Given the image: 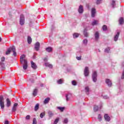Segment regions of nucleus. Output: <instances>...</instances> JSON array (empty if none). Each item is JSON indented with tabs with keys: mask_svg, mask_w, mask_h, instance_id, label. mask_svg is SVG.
Listing matches in <instances>:
<instances>
[{
	"mask_svg": "<svg viewBox=\"0 0 124 124\" xmlns=\"http://www.w3.org/2000/svg\"><path fill=\"white\" fill-rule=\"evenodd\" d=\"M71 96L72 95H71V93H68V94H66V101H68L69 99L71 98Z\"/></svg>",
	"mask_w": 124,
	"mask_h": 124,
	"instance_id": "obj_12",
	"label": "nucleus"
},
{
	"mask_svg": "<svg viewBox=\"0 0 124 124\" xmlns=\"http://www.w3.org/2000/svg\"><path fill=\"white\" fill-rule=\"evenodd\" d=\"M93 110L94 112H96L98 111V106H94L93 107Z\"/></svg>",
	"mask_w": 124,
	"mask_h": 124,
	"instance_id": "obj_34",
	"label": "nucleus"
},
{
	"mask_svg": "<svg viewBox=\"0 0 124 124\" xmlns=\"http://www.w3.org/2000/svg\"><path fill=\"white\" fill-rule=\"evenodd\" d=\"M98 120L99 122H101L102 121V116H101V115L99 114L98 116Z\"/></svg>",
	"mask_w": 124,
	"mask_h": 124,
	"instance_id": "obj_35",
	"label": "nucleus"
},
{
	"mask_svg": "<svg viewBox=\"0 0 124 124\" xmlns=\"http://www.w3.org/2000/svg\"><path fill=\"white\" fill-rule=\"evenodd\" d=\"M45 116V112H42L40 114V118H41V119H42L43 118V117H44Z\"/></svg>",
	"mask_w": 124,
	"mask_h": 124,
	"instance_id": "obj_38",
	"label": "nucleus"
},
{
	"mask_svg": "<svg viewBox=\"0 0 124 124\" xmlns=\"http://www.w3.org/2000/svg\"><path fill=\"white\" fill-rule=\"evenodd\" d=\"M119 23L120 25H123L124 23V17H120L119 20Z\"/></svg>",
	"mask_w": 124,
	"mask_h": 124,
	"instance_id": "obj_19",
	"label": "nucleus"
},
{
	"mask_svg": "<svg viewBox=\"0 0 124 124\" xmlns=\"http://www.w3.org/2000/svg\"><path fill=\"white\" fill-rule=\"evenodd\" d=\"M44 62H47V58H45V59H44Z\"/></svg>",
	"mask_w": 124,
	"mask_h": 124,
	"instance_id": "obj_50",
	"label": "nucleus"
},
{
	"mask_svg": "<svg viewBox=\"0 0 124 124\" xmlns=\"http://www.w3.org/2000/svg\"><path fill=\"white\" fill-rule=\"evenodd\" d=\"M4 124H9V122H8V121H5Z\"/></svg>",
	"mask_w": 124,
	"mask_h": 124,
	"instance_id": "obj_49",
	"label": "nucleus"
},
{
	"mask_svg": "<svg viewBox=\"0 0 124 124\" xmlns=\"http://www.w3.org/2000/svg\"><path fill=\"white\" fill-rule=\"evenodd\" d=\"M97 24H98V20H94L92 23V26H94L95 25H97Z\"/></svg>",
	"mask_w": 124,
	"mask_h": 124,
	"instance_id": "obj_28",
	"label": "nucleus"
},
{
	"mask_svg": "<svg viewBox=\"0 0 124 124\" xmlns=\"http://www.w3.org/2000/svg\"><path fill=\"white\" fill-rule=\"evenodd\" d=\"M109 51H110V47H107L105 49V53H109Z\"/></svg>",
	"mask_w": 124,
	"mask_h": 124,
	"instance_id": "obj_39",
	"label": "nucleus"
},
{
	"mask_svg": "<svg viewBox=\"0 0 124 124\" xmlns=\"http://www.w3.org/2000/svg\"><path fill=\"white\" fill-rule=\"evenodd\" d=\"M6 101H7V107H10V106L11 105V101H10V100H9V98H7Z\"/></svg>",
	"mask_w": 124,
	"mask_h": 124,
	"instance_id": "obj_20",
	"label": "nucleus"
},
{
	"mask_svg": "<svg viewBox=\"0 0 124 124\" xmlns=\"http://www.w3.org/2000/svg\"><path fill=\"white\" fill-rule=\"evenodd\" d=\"M81 56H80V57H77V59L78 60V61H81Z\"/></svg>",
	"mask_w": 124,
	"mask_h": 124,
	"instance_id": "obj_47",
	"label": "nucleus"
},
{
	"mask_svg": "<svg viewBox=\"0 0 124 124\" xmlns=\"http://www.w3.org/2000/svg\"><path fill=\"white\" fill-rule=\"evenodd\" d=\"M72 84L73 86H76V85H77V82H76V81L75 80H73L72 81Z\"/></svg>",
	"mask_w": 124,
	"mask_h": 124,
	"instance_id": "obj_41",
	"label": "nucleus"
},
{
	"mask_svg": "<svg viewBox=\"0 0 124 124\" xmlns=\"http://www.w3.org/2000/svg\"><path fill=\"white\" fill-rule=\"evenodd\" d=\"M95 13H96V11L95 10V8H93L91 11L92 17H93V18L95 16Z\"/></svg>",
	"mask_w": 124,
	"mask_h": 124,
	"instance_id": "obj_8",
	"label": "nucleus"
},
{
	"mask_svg": "<svg viewBox=\"0 0 124 124\" xmlns=\"http://www.w3.org/2000/svg\"><path fill=\"white\" fill-rule=\"evenodd\" d=\"M19 22L21 26H23V25L25 24V16H24V15H20Z\"/></svg>",
	"mask_w": 124,
	"mask_h": 124,
	"instance_id": "obj_5",
	"label": "nucleus"
},
{
	"mask_svg": "<svg viewBox=\"0 0 124 124\" xmlns=\"http://www.w3.org/2000/svg\"><path fill=\"white\" fill-rule=\"evenodd\" d=\"M92 79L93 82L94 83L97 81V73H96V71L93 72L92 74Z\"/></svg>",
	"mask_w": 124,
	"mask_h": 124,
	"instance_id": "obj_3",
	"label": "nucleus"
},
{
	"mask_svg": "<svg viewBox=\"0 0 124 124\" xmlns=\"http://www.w3.org/2000/svg\"><path fill=\"white\" fill-rule=\"evenodd\" d=\"M39 109V104H37L34 107V111L36 112Z\"/></svg>",
	"mask_w": 124,
	"mask_h": 124,
	"instance_id": "obj_24",
	"label": "nucleus"
},
{
	"mask_svg": "<svg viewBox=\"0 0 124 124\" xmlns=\"http://www.w3.org/2000/svg\"><path fill=\"white\" fill-rule=\"evenodd\" d=\"M94 36H95V40H98V39L99 38V32H98V31H96L94 34Z\"/></svg>",
	"mask_w": 124,
	"mask_h": 124,
	"instance_id": "obj_14",
	"label": "nucleus"
},
{
	"mask_svg": "<svg viewBox=\"0 0 124 124\" xmlns=\"http://www.w3.org/2000/svg\"><path fill=\"white\" fill-rule=\"evenodd\" d=\"M13 49V46L9 48L6 52V55H9L11 53V51Z\"/></svg>",
	"mask_w": 124,
	"mask_h": 124,
	"instance_id": "obj_13",
	"label": "nucleus"
},
{
	"mask_svg": "<svg viewBox=\"0 0 124 124\" xmlns=\"http://www.w3.org/2000/svg\"><path fill=\"white\" fill-rule=\"evenodd\" d=\"M57 109H59V110H60V111H61V112H63V110H64V108H62V107H58Z\"/></svg>",
	"mask_w": 124,
	"mask_h": 124,
	"instance_id": "obj_40",
	"label": "nucleus"
},
{
	"mask_svg": "<svg viewBox=\"0 0 124 124\" xmlns=\"http://www.w3.org/2000/svg\"><path fill=\"white\" fill-rule=\"evenodd\" d=\"M52 47H48L46 48V51L47 52H48V53H51V52H52Z\"/></svg>",
	"mask_w": 124,
	"mask_h": 124,
	"instance_id": "obj_30",
	"label": "nucleus"
},
{
	"mask_svg": "<svg viewBox=\"0 0 124 124\" xmlns=\"http://www.w3.org/2000/svg\"><path fill=\"white\" fill-rule=\"evenodd\" d=\"M105 120L107 121V122H110L111 120V118L107 114H105L104 115Z\"/></svg>",
	"mask_w": 124,
	"mask_h": 124,
	"instance_id": "obj_11",
	"label": "nucleus"
},
{
	"mask_svg": "<svg viewBox=\"0 0 124 124\" xmlns=\"http://www.w3.org/2000/svg\"><path fill=\"white\" fill-rule=\"evenodd\" d=\"M101 0H97L96 1V3L97 4H99L101 2Z\"/></svg>",
	"mask_w": 124,
	"mask_h": 124,
	"instance_id": "obj_45",
	"label": "nucleus"
},
{
	"mask_svg": "<svg viewBox=\"0 0 124 124\" xmlns=\"http://www.w3.org/2000/svg\"><path fill=\"white\" fill-rule=\"evenodd\" d=\"M37 122L36 121V119L33 118V124H37Z\"/></svg>",
	"mask_w": 124,
	"mask_h": 124,
	"instance_id": "obj_42",
	"label": "nucleus"
},
{
	"mask_svg": "<svg viewBox=\"0 0 124 124\" xmlns=\"http://www.w3.org/2000/svg\"><path fill=\"white\" fill-rule=\"evenodd\" d=\"M0 42H1V38L0 37Z\"/></svg>",
	"mask_w": 124,
	"mask_h": 124,
	"instance_id": "obj_51",
	"label": "nucleus"
},
{
	"mask_svg": "<svg viewBox=\"0 0 124 124\" xmlns=\"http://www.w3.org/2000/svg\"><path fill=\"white\" fill-rule=\"evenodd\" d=\"M106 83L108 84V87H111L112 86V81H111L109 78L106 79Z\"/></svg>",
	"mask_w": 124,
	"mask_h": 124,
	"instance_id": "obj_9",
	"label": "nucleus"
},
{
	"mask_svg": "<svg viewBox=\"0 0 124 124\" xmlns=\"http://www.w3.org/2000/svg\"><path fill=\"white\" fill-rule=\"evenodd\" d=\"M73 35L74 38H77V37H79V35H80V34L78 33H75L73 34Z\"/></svg>",
	"mask_w": 124,
	"mask_h": 124,
	"instance_id": "obj_29",
	"label": "nucleus"
},
{
	"mask_svg": "<svg viewBox=\"0 0 124 124\" xmlns=\"http://www.w3.org/2000/svg\"><path fill=\"white\" fill-rule=\"evenodd\" d=\"M39 48H40V43L37 42L35 44L34 49L36 51H39Z\"/></svg>",
	"mask_w": 124,
	"mask_h": 124,
	"instance_id": "obj_7",
	"label": "nucleus"
},
{
	"mask_svg": "<svg viewBox=\"0 0 124 124\" xmlns=\"http://www.w3.org/2000/svg\"><path fill=\"white\" fill-rule=\"evenodd\" d=\"M120 36V32H117V34L114 36V41H117L119 38V36Z\"/></svg>",
	"mask_w": 124,
	"mask_h": 124,
	"instance_id": "obj_16",
	"label": "nucleus"
},
{
	"mask_svg": "<svg viewBox=\"0 0 124 124\" xmlns=\"http://www.w3.org/2000/svg\"><path fill=\"white\" fill-rule=\"evenodd\" d=\"M84 11V9H83V6L80 5L78 8V12L79 13H83Z\"/></svg>",
	"mask_w": 124,
	"mask_h": 124,
	"instance_id": "obj_17",
	"label": "nucleus"
},
{
	"mask_svg": "<svg viewBox=\"0 0 124 124\" xmlns=\"http://www.w3.org/2000/svg\"><path fill=\"white\" fill-rule=\"evenodd\" d=\"M84 44H87L88 43V40L85 39L83 41Z\"/></svg>",
	"mask_w": 124,
	"mask_h": 124,
	"instance_id": "obj_44",
	"label": "nucleus"
},
{
	"mask_svg": "<svg viewBox=\"0 0 124 124\" xmlns=\"http://www.w3.org/2000/svg\"><path fill=\"white\" fill-rule=\"evenodd\" d=\"M111 5L113 8L114 7H115V5H116V2L115 1V0H112Z\"/></svg>",
	"mask_w": 124,
	"mask_h": 124,
	"instance_id": "obj_37",
	"label": "nucleus"
},
{
	"mask_svg": "<svg viewBox=\"0 0 124 124\" xmlns=\"http://www.w3.org/2000/svg\"><path fill=\"white\" fill-rule=\"evenodd\" d=\"M108 29L107 28V26L106 25H104L102 27V30L103 31H106Z\"/></svg>",
	"mask_w": 124,
	"mask_h": 124,
	"instance_id": "obj_25",
	"label": "nucleus"
},
{
	"mask_svg": "<svg viewBox=\"0 0 124 124\" xmlns=\"http://www.w3.org/2000/svg\"><path fill=\"white\" fill-rule=\"evenodd\" d=\"M59 121H60V118H56L55 120V121H54V122L53 123V124H58V123H59Z\"/></svg>",
	"mask_w": 124,
	"mask_h": 124,
	"instance_id": "obj_36",
	"label": "nucleus"
},
{
	"mask_svg": "<svg viewBox=\"0 0 124 124\" xmlns=\"http://www.w3.org/2000/svg\"><path fill=\"white\" fill-rule=\"evenodd\" d=\"M30 119H31V116H30V115H27V116L26 117V120H30Z\"/></svg>",
	"mask_w": 124,
	"mask_h": 124,
	"instance_id": "obj_46",
	"label": "nucleus"
},
{
	"mask_svg": "<svg viewBox=\"0 0 124 124\" xmlns=\"http://www.w3.org/2000/svg\"><path fill=\"white\" fill-rule=\"evenodd\" d=\"M68 122V120H67V118L65 119L63 121V123L64 124H67Z\"/></svg>",
	"mask_w": 124,
	"mask_h": 124,
	"instance_id": "obj_43",
	"label": "nucleus"
},
{
	"mask_svg": "<svg viewBox=\"0 0 124 124\" xmlns=\"http://www.w3.org/2000/svg\"><path fill=\"white\" fill-rule=\"evenodd\" d=\"M27 40L29 44H31V43L32 40L31 37V36H29L28 37Z\"/></svg>",
	"mask_w": 124,
	"mask_h": 124,
	"instance_id": "obj_26",
	"label": "nucleus"
},
{
	"mask_svg": "<svg viewBox=\"0 0 124 124\" xmlns=\"http://www.w3.org/2000/svg\"><path fill=\"white\" fill-rule=\"evenodd\" d=\"M0 106L1 109H4V98L2 95L0 96Z\"/></svg>",
	"mask_w": 124,
	"mask_h": 124,
	"instance_id": "obj_2",
	"label": "nucleus"
},
{
	"mask_svg": "<svg viewBox=\"0 0 124 124\" xmlns=\"http://www.w3.org/2000/svg\"><path fill=\"white\" fill-rule=\"evenodd\" d=\"M103 98H104L105 99H108V98H109V97L107 96H104Z\"/></svg>",
	"mask_w": 124,
	"mask_h": 124,
	"instance_id": "obj_48",
	"label": "nucleus"
},
{
	"mask_svg": "<svg viewBox=\"0 0 124 124\" xmlns=\"http://www.w3.org/2000/svg\"><path fill=\"white\" fill-rule=\"evenodd\" d=\"M84 74L85 77H88L90 74V71L89 70V67L88 66H86L84 71Z\"/></svg>",
	"mask_w": 124,
	"mask_h": 124,
	"instance_id": "obj_6",
	"label": "nucleus"
},
{
	"mask_svg": "<svg viewBox=\"0 0 124 124\" xmlns=\"http://www.w3.org/2000/svg\"><path fill=\"white\" fill-rule=\"evenodd\" d=\"M48 114L49 118H52V117L54 115V114L51 111H49Z\"/></svg>",
	"mask_w": 124,
	"mask_h": 124,
	"instance_id": "obj_33",
	"label": "nucleus"
},
{
	"mask_svg": "<svg viewBox=\"0 0 124 124\" xmlns=\"http://www.w3.org/2000/svg\"><path fill=\"white\" fill-rule=\"evenodd\" d=\"M45 65H46V66H47V67H49V68H52L53 67V65L49 63L46 62L45 63Z\"/></svg>",
	"mask_w": 124,
	"mask_h": 124,
	"instance_id": "obj_22",
	"label": "nucleus"
},
{
	"mask_svg": "<svg viewBox=\"0 0 124 124\" xmlns=\"http://www.w3.org/2000/svg\"><path fill=\"white\" fill-rule=\"evenodd\" d=\"M85 93H86L87 94H89V93L90 92V88H89V87L87 86L85 88Z\"/></svg>",
	"mask_w": 124,
	"mask_h": 124,
	"instance_id": "obj_23",
	"label": "nucleus"
},
{
	"mask_svg": "<svg viewBox=\"0 0 124 124\" xmlns=\"http://www.w3.org/2000/svg\"><path fill=\"white\" fill-rule=\"evenodd\" d=\"M25 58H26L25 54H23L20 56V62L22 64L24 63L23 68L24 70H26L27 68H28V62Z\"/></svg>",
	"mask_w": 124,
	"mask_h": 124,
	"instance_id": "obj_1",
	"label": "nucleus"
},
{
	"mask_svg": "<svg viewBox=\"0 0 124 124\" xmlns=\"http://www.w3.org/2000/svg\"><path fill=\"white\" fill-rule=\"evenodd\" d=\"M12 52H13L14 57H16L17 56V53H16V48H15V46H13Z\"/></svg>",
	"mask_w": 124,
	"mask_h": 124,
	"instance_id": "obj_18",
	"label": "nucleus"
},
{
	"mask_svg": "<svg viewBox=\"0 0 124 124\" xmlns=\"http://www.w3.org/2000/svg\"><path fill=\"white\" fill-rule=\"evenodd\" d=\"M83 34L84 36H85L86 37H88V36H89V33L87 32V31H86V30H84L83 31Z\"/></svg>",
	"mask_w": 124,
	"mask_h": 124,
	"instance_id": "obj_31",
	"label": "nucleus"
},
{
	"mask_svg": "<svg viewBox=\"0 0 124 124\" xmlns=\"http://www.w3.org/2000/svg\"><path fill=\"white\" fill-rule=\"evenodd\" d=\"M36 94H37V89H35L33 92V95L34 96H36Z\"/></svg>",
	"mask_w": 124,
	"mask_h": 124,
	"instance_id": "obj_32",
	"label": "nucleus"
},
{
	"mask_svg": "<svg viewBox=\"0 0 124 124\" xmlns=\"http://www.w3.org/2000/svg\"><path fill=\"white\" fill-rule=\"evenodd\" d=\"M33 59H35V56L34 55V56H33Z\"/></svg>",
	"mask_w": 124,
	"mask_h": 124,
	"instance_id": "obj_52",
	"label": "nucleus"
},
{
	"mask_svg": "<svg viewBox=\"0 0 124 124\" xmlns=\"http://www.w3.org/2000/svg\"><path fill=\"white\" fill-rule=\"evenodd\" d=\"M31 66L33 69H36V68H37V66H36V64L32 61L31 62Z\"/></svg>",
	"mask_w": 124,
	"mask_h": 124,
	"instance_id": "obj_15",
	"label": "nucleus"
},
{
	"mask_svg": "<svg viewBox=\"0 0 124 124\" xmlns=\"http://www.w3.org/2000/svg\"><path fill=\"white\" fill-rule=\"evenodd\" d=\"M17 106H18V103H15L12 108V112H16L17 110Z\"/></svg>",
	"mask_w": 124,
	"mask_h": 124,
	"instance_id": "obj_10",
	"label": "nucleus"
},
{
	"mask_svg": "<svg viewBox=\"0 0 124 124\" xmlns=\"http://www.w3.org/2000/svg\"><path fill=\"white\" fill-rule=\"evenodd\" d=\"M50 98L47 97L46 98L44 101V104H47V103H49V101H50Z\"/></svg>",
	"mask_w": 124,
	"mask_h": 124,
	"instance_id": "obj_21",
	"label": "nucleus"
},
{
	"mask_svg": "<svg viewBox=\"0 0 124 124\" xmlns=\"http://www.w3.org/2000/svg\"><path fill=\"white\" fill-rule=\"evenodd\" d=\"M63 83V79H60L58 80H57V83L59 85L61 84H62Z\"/></svg>",
	"mask_w": 124,
	"mask_h": 124,
	"instance_id": "obj_27",
	"label": "nucleus"
},
{
	"mask_svg": "<svg viewBox=\"0 0 124 124\" xmlns=\"http://www.w3.org/2000/svg\"><path fill=\"white\" fill-rule=\"evenodd\" d=\"M5 61V58L2 57L1 58V62H0V66H1L2 69H5V65L3 62Z\"/></svg>",
	"mask_w": 124,
	"mask_h": 124,
	"instance_id": "obj_4",
	"label": "nucleus"
}]
</instances>
